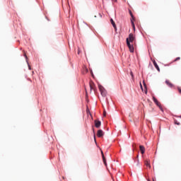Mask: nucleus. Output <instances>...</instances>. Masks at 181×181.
<instances>
[{
  "mask_svg": "<svg viewBox=\"0 0 181 181\" xmlns=\"http://www.w3.org/2000/svg\"><path fill=\"white\" fill-rule=\"evenodd\" d=\"M98 88L100 91V94L103 97H106L107 96V90H105V88L101 85H98Z\"/></svg>",
  "mask_w": 181,
  "mask_h": 181,
  "instance_id": "nucleus-1",
  "label": "nucleus"
},
{
  "mask_svg": "<svg viewBox=\"0 0 181 181\" xmlns=\"http://www.w3.org/2000/svg\"><path fill=\"white\" fill-rule=\"evenodd\" d=\"M126 41H127V45L129 47V52L131 53H134V45H131V42H129V40H128V39H127Z\"/></svg>",
  "mask_w": 181,
  "mask_h": 181,
  "instance_id": "nucleus-2",
  "label": "nucleus"
},
{
  "mask_svg": "<svg viewBox=\"0 0 181 181\" xmlns=\"http://www.w3.org/2000/svg\"><path fill=\"white\" fill-rule=\"evenodd\" d=\"M127 39H128L129 43H132L134 42H135V36H134V34L130 33L129 35V37H127Z\"/></svg>",
  "mask_w": 181,
  "mask_h": 181,
  "instance_id": "nucleus-3",
  "label": "nucleus"
},
{
  "mask_svg": "<svg viewBox=\"0 0 181 181\" xmlns=\"http://www.w3.org/2000/svg\"><path fill=\"white\" fill-rule=\"evenodd\" d=\"M153 102L155 103V104H156V105H158V107H159L160 110L161 111H163V109L162 108V106L160 105V103H159V101H158V99L155 97L153 98Z\"/></svg>",
  "mask_w": 181,
  "mask_h": 181,
  "instance_id": "nucleus-4",
  "label": "nucleus"
},
{
  "mask_svg": "<svg viewBox=\"0 0 181 181\" xmlns=\"http://www.w3.org/2000/svg\"><path fill=\"white\" fill-rule=\"evenodd\" d=\"M94 122L95 128H100L101 127V122L100 120H95Z\"/></svg>",
  "mask_w": 181,
  "mask_h": 181,
  "instance_id": "nucleus-5",
  "label": "nucleus"
},
{
  "mask_svg": "<svg viewBox=\"0 0 181 181\" xmlns=\"http://www.w3.org/2000/svg\"><path fill=\"white\" fill-rule=\"evenodd\" d=\"M144 165H146L147 166V168H148L149 169H151V160H149L148 159H146L144 160Z\"/></svg>",
  "mask_w": 181,
  "mask_h": 181,
  "instance_id": "nucleus-6",
  "label": "nucleus"
},
{
  "mask_svg": "<svg viewBox=\"0 0 181 181\" xmlns=\"http://www.w3.org/2000/svg\"><path fill=\"white\" fill-rule=\"evenodd\" d=\"M104 136V132H103V130L101 129H99L97 133V136H98V138H101V136Z\"/></svg>",
  "mask_w": 181,
  "mask_h": 181,
  "instance_id": "nucleus-7",
  "label": "nucleus"
},
{
  "mask_svg": "<svg viewBox=\"0 0 181 181\" xmlns=\"http://www.w3.org/2000/svg\"><path fill=\"white\" fill-rule=\"evenodd\" d=\"M101 153H102L103 163H104V165H105V166H107V160L105 159V156H104V153L103 151H101Z\"/></svg>",
  "mask_w": 181,
  "mask_h": 181,
  "instance_id": "nucleus-8",
  "label": "nucleus"
},
{
  "mask_svg": "<svg viewBox=\"0 0 181 181\" xmlns=\"http://www.w3.org/2000/svg\"><path fill=\"white\" fill-rule=\"evenodd\" d=\"M139 148H140L141 153L144 155V153H145V147L144 146H140Z\"/></svg>",
  "mask_w": 181,
  "mask_h": 181,
  "instance_id": "nucleus-9",
  "label": "nucleus"
},
{
  "mask_svg": "<svg viewBox=\"0 0 181 181\" xmlns=\"http://www.w3.org/2000/svg\"><path fill=\"white\" fill-rule=\"evenodd\" d=\"M110 22H111L113 28L115 29V30H117V25H115V22L114 21V20L112 18L110 19Z\"/></svg>",
  "mask_w": 181,
  "mask_h": 181,
  "instance_id": "nucleus-10",
  "label": "nucleus"
},
{
  "mask_svg": "<svg viewBox=\"0 0 181 181\" xmlns=\"http://www.w3.org/2000/svg\"><path fill=\"white\" fill-rule=\"evenodd\" d=\"M90 91L92 90H94V88H95V85L94 84V83L90 82Z\"/></svg>",
  "mask_w": 181,
  "mask_h": 181,
  "instance_id": "nucleus-11",
  "label": "nucleus"
},
{
  "mask_svg": "<svg viewBox=\"0 0 181 181\" xmlns=\"http://www.w3.org/2000/svg\"><path fill=\"white\" fill-rule=\"evenodd\" d=\"M153 66L157 69L158 71H160V69H159V66H158V64L156 63V61H153Z\"/></svg>",
  "mask_w": 181,
  "mask_h": 181,
  "instance_id": "nucleus-12",
  "label": "nucleus"
},
{
  "mask_svg": "<svg viewBox=\"0 0 181 181\" xmlns=\"http://www.w3.org/2000/svg\"><path fill=\"white\" fill-rule=\"evenodd\" d=\"M165 83L167 86H168V87H173V84H172V83H170L169 81H165Z\"/></svg>",
  "mask_w": 181,
  "mask_h": 181,
  "instance_id": "nucleus-13",
  "label": "nucleus"
},
{
  "mask_svg": "<svg viewBox=\"0 0 181 181\" xmlns=\"http://www.w3.org/2000/svg\"><path fill=\"white\" fill-rule=\"evenodd\" d=\"M131 22H132V26L134 30H135V23H134V21L133 20H131Z\"/></svg>",
  "mask_w": 181,
  "mask_h": 181,
  "instance_id": "nucleus-14",
  "label": "nucleus"
},
{
  "mask_svg": "<svg viewBox=\"0 0 181 181\" xmlns=\"http://www.w3.org/2000/svg\"><path fill=\"white\" fill-rule=\"evenodd\" d=\"M129 13H130L131 17L132 18V20L134 21V19H135V18H134V15L132 14V11H129Z\"/></svg>",
  "mask_w": 181,
  "mask_h": 181,
  "instance_id": "nucleus-15",
  "label": "nucleus"
},
{
  "mask_svg": "<svg viewBox=\"0 0 181 181\" xmlns=\"http://www.w3.org/2000/svg\"><path fill=\"white\" fill-rule=\"evenodd\" d=\"M178 60H180V57H177L173 62H178Z\"/></svg>",
  "mask_w": 181,
  "mask_h": 181,
  "instance_id": "nucleus-16",
  "label": "nucleus"
},
{
  "mask_svg": "<svg viewBox=\"0 0 181 181\" xmlns=\"http://www.w3.org/2000/svg\"><path fill=\"white\" fill-rule=\"evenodd\" d=\"M175 124H176V125H180V122H177V120H175Z\"/></svg>",
  "mask_w": 181,
  "mask_h": 181,
  "instance_id": "nucleus-17",
  "label": "nucleus"
},
{
  "mask_svg": "<svg viewBox=\"0 0 181 181\" xmlns=\"http://www.w3.org/2000/svg\"><path fill=\"white\" fill-rule=\"evenodd\" d=\"M177 90H178L180 94H181V88H177Z\"/></svg>",
  "mask_w": 181,
  "mask_h": 181,
  "instance_id": "nucleus-18",
  "label": "nucleus"
},
{
  "mask_svg": "<svg viewBox=\"0 0 181 181\" xmlns=\"http://www.w3.org/2000/svg\"><path fill=\"white\" fill-rule=\"evenodd\" d=\"M103 115H104V117H106V115H107V112L104 111Z\"/></svg>",
  "mask_w": 181,
  "mask_h": 181,
  "instance_id": "nucleus-19",
  "label": "nucleus"
},
{
  "mask_svg": "<svg viewBox=\"0 0 181 181\" xmlns=\"http://www.w3.org/2000/svg\"><path fill=\"white\" fill-rule=\"evenodd\" d=\"M130 75L132 76V77H134V74L132 73V71L130 72Z\"/></svg>",
  "mask_w": 181,
  "mask_h": 181,
  "instance_id": "nucleus-20",
  "label": "nucleus"
},
{
  "mask_svg": "<svg viewBox=\"0 0 181 181\" xmlns=\"http://www.w3.org/2000/svg\"><path fill=\"white\" fill-rule=\"evenodd\" d=\"M24 56H25L26 60H28V56H26V54H25Z\"/></svg>",
  "mask_w": 181,
  "mask_h": 181,
  "instance_id": "nucleus-21",
  "label": "nucleus"
},
{
  "mask_svg": "<svg viewBox=\"0 0 181 181\" xmlns=\"http://www.w3.org/2000/svg\"><path fill=\"white\" fill-rule=\"evenodd\" d=\"M28 69H29V70H30V65H28Z\"/></svg>",
  "mask_w": 181,
  "mask_h": 181,
  "instance_id": "nucleus-22",
  "label": "nucleus"
},
{
  "mask_svg": "<svg viewBox=\"0 0 181 181\" xmlns=\"http://www.w3.org/2000/svg\"><path fill=\"white\" fill-rule=\"evenodd\" d=\"M87 112H88V113L90 112V110H87Z\"/></svg>",
  "mask_w": 181,
  "mask_h": 181,
  "instance_id": "nucleus-23",
  "label": "nucleus"
},
{
  "mask_svg": "<svg viewBox=\"0 0 181 181\" xmlns=\"http://www.w3.org/2000/svg\"><path fill=\"white\" fill-rule=\"evenodd\" d=\"M95 141V135H94Z\"/></svg>",
  "mask_w": 181,
  "mask_h": 181,
  "instance_id": "nucleus-24",
  "label": "nucleus"
},
{
  "mask_svg": "<svg viewBox=\"0 0 181 181\" xmlns=\"http://www.w3.org/2000/svg\"><path fill=\"white\" fill-rule=\"evenodd\" d=\"M179 118H181V115H180V116H179Z\"/></svg>",
  "mask_w": 181,
  "mask_h": 181,
  "instance_id": "nucleus-25",
  "label": "nucleus"
},
{
  "mask_svg": "<svg viewBox=\"0 0 181 181\" xmlns=\"http://www.w3.org/2000/svg\"><path fill=\"white\" fill-rule=\"evenodd\" d=\"M153 181H155V180H154V179H153Z\"/></svg>",
  "mask_w": 181,
  "mask_h": 181,
  "instance_id": "nucleus-26",
  "label": "nucleus"
},
{
  "mask_svg": "<svg viewBox=\"0 0 181 181\" xmlns=\"http://www.w3.org/2000/svg\"><path fill=\"white\" fill-rule=\"evenodd\" d=\"M115 1H117V0H115Z\"/></svg>",
  "mask_w": 181,
  "mask_h": 181,
  "instance_id": "nucleus-27",
  "label": "nucleus"
}]
</instances>
